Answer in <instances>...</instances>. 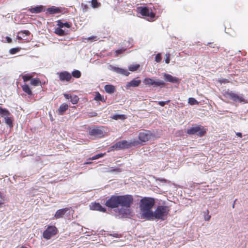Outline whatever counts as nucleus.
I'll return each mask as SVG.
<instances>
[{"mask_svg": "<svg viewBox=\"0 0 248 248\" xmlns=\"http://www.w3.org/2000/svg\"><path fill=\"white\" fill-rule=\"evenodd\" d=\"M109 235L111 236L115 237H119L120 234L119 233H113V234H110Z\"/></svg>", "mask_w": 248, "mask_h": 248, "instance_id": "obj_51", "label": "nucleus"}, {"mask_svg": "<svg viewBox=\"0 0 248 248\" xmlns=\"http://www.w3.org/2000/svg\"><path fill=\"white\" fill-rule=\"evenodd\" d=\"M79 100V98L77 95L72 96L70 101L73 104H76Z\"/></svg>", "mask_w": 248, "mask_h": 248, "instance_id": "obj_35", "label": "nucleus"}, {"mask_svg": "<svg viewBox=\"0 0 248 248\" xmlns=\"http://www.w3.org/2000/svg\"><path fill=\"white\" fill-rule=\"evenodd\" d=\"M43 6L39 5L34 7L30 8L29 11L31 13L38 14L40 13L43 11Z\"/></svg>", "mask_w": 248, "mask_h": 248, "instance_id": "obj_16", "label": "nucleus"}, {"mask_svg": "<svg viewBox=\"0 0 248 248\" xmlns=\"http://www.w3.org/2000/svg\"><path fill=\"white\" fill-rule=\"evenodd\" d=\"M223 95L226 97H229L235 102L238 101L239 102L246 103V101L242 94H241V95H239L232 92L226 91L223 93Z\"/></svg>", "mask_w": 248, "mask_h": 248, "instance_id": "obj_6", "label": "nucleus"}, {"mask_svg": "<svg viewBox=\"0 0 248 248\" xmlns=\"http://www.w3.org/2000/svg\"><path fill=\"white\" fill-rule=\"evenodd\" d=\"M140 15L145 16L149 21L155 20V14L153 12L151 8L147 7H140Z\"/></svg>", "mask_w": 248, "mask_h": 248, "instance_id": "obj_5", "label": "nucleus"}, {"mask_svg": "<svg viewBox=\"0 0 248 248\" xmlns=\"http://www.w3.org/2000/svg\"><path fill=\"white\" fill-rule=\"evenodd\" d=\"M165 57V62L167 64L169 63L170 62V54L169 53L166 54Z\"/></svg>", "mask_w": 248, "mask_h": 248, "instance_id": "obj_42", "label": "nucleus"}, {"mask_svg": "<svg viewBox=\"0 0 248 248\" xmlns=\"http://www.w3.org/2000/svg\"><path fill=\"white\" fill-rule=\"evenodd\" d=\"M5 39H6V41L7 42V43H11L12 42V39L10 37L6 36L5 37Z\"/></svg>", "mask_w": 248, "mask_h": 248, "instance_id": "obj_50", "label": "nucleus"}, {"mask_svg": "<svg viewBox=\"0 0 248 248\" xmlns=\"http://www.w3.org/2000/svg\"><path fill=\"white\" fill-rule=\"evenodd\" d=\"M95 113V115H94V116H96L97 114V113Z\"/></svg>", "mask_w": 248, "mask_h": 248, "instance_id": "obj_62", "label": "nucleus"}, {"mask_svg": "<svg viewBox=\"0 0 248 248\" xmlns=\"http://www.w3.org/2000/svg\"><path fill=\"white\" fill-rule=\"evenodd\" d=\"M25 34L26 36H29L30 34V32L28 30L21 31L18 32L17 39L19 40H26L27 38H23L20 35Z\"/></svg>", "mask_w": 248, "mask_h": 248, "instance_id": "obj_18", "label": "nucleus"}, {"mask_svg": "<svg viewBox=\"0 0 248 248\" xmlns=\"http://www.w3.org/2000/svg\"><path fill=\"white\" fill-rule=\"evenodd\" d=\"M68 210V209L67 208H63L58 210L55 215V217L56 218H60L62 217Z\"/></svg>", "mask_w": 248, "mask_h": 248, "instance_id": "obj_15", "label": "nucleus"}, {"mask_svg": "<svg viewBox=\"0 0 248 248\" xmlns=\"http://www.w3.org/2000/svg\"><path fill=\"white\" fill-rule=\"evenodd\" d=\"M170 211L169 206L166 205H158L154 212L148 214L147 220H153L154 219L165 220L167 217Z\"/></svg>", "mask_w": 248, "mask_h": 248, "instance_id": "obj_3", "label": "nucleus"}, {"mask_svg": "<svg viewBox=\"0 0 248 248\" xmlns=\"http://www.w3.org/2000/svg\"><path fill=\"white\" fill-rule=\"evenodd\" d=\"M130 146V144L126 140H122L117 142L111 147V150H118L125 148H128Z\"/></svg>", "mask_w": 248, "mask_h": 248, "instance_id": "obj_9", "label": "nucleus"}, {"mask_svg": "<svg viewBox=\"0 0 248 248\" xmlns=\"http://www.w3.org/2000/svg\"><path fill=\"white\" fill-rule=\"evenodd\" d=\"M2 199V196L1 193L0 192V207H1V205L3 204V203L1 202Z\"/></svg>", "mask_w": 248, "mask_h": 248, "instance_id": "obj_52", "label": "nucleus"}, {"mask_svg": "<svg viewBox=\"0 0 248 248\" xmlns=\"http://www.w3.org/2000/svg\"><path fill=\"white\" fill-rule=\"evenodd\" d=\"M206 129L201 125H197L190 127L187 129V133L189 135L196 134L198 137H202L206 133Z\"/></svg>", "mask_w": 248, "mask_h": 248, "instance_id": "obj_4", "label": "nucleus"}, {"mask_svg": "<svg viewBox=\"0 0 248 248\" xmlns=\"http://www.w3.org/2000/svg\"><path fill=\"white\" fill-rule=\"evenodd\" d=\"M236 135L238 137H240V138H241V137H242V133H240V132H237V133H236Z\"/></svg>", "mask_w": 248, "mask_h": 248, "instance_id": "obj_53", "label": "nucleus"}, {"mask_svg": "<svg viewBox=\"0 0 248 248\" xmlns=\"http://www.w3.org/2000/svg\"><path fill=\"white\" fill-rule=\"evenodd\" d=\"M105 154H106L105 153H104V154H103V153L98 154L97 155H96L93 156L92 157L89 158V160H95V159H98L99 158L103 157L105 155Z\"/></svg>", "mask_w": 248, "mask_h": 248, "instance_id": "obj_34", "label": "nucleus"}, {"mask_svg": "<svg viewBox=\"0 0 248 248\" xmlns=\"http://www.w3.org/2000/svg\"><path fill=\"white\" fill-rule=\"evenodd\" d=\"M57 229L54 226H48L43 232H57Z\"/></svg>", "mask_w": 248, "mask_h": 248, "instance_id": "obj_22", "label": "nucleus"}, {"mask_svg": "<svg viewBox=\"0 0 248 248\" xmlns=\"http://www.w3.org/2000/svg\"><path fill=\"white\" fill-rule=\"evenodd\" d=\"M154 134L150 131L140 130V145H143L146 141L151 140L154 137Z\"/></svg>", "mask_w": 248, "mask_h": 248, "instance_id": "obj_7", "label": "nucleus"}, {"mask_svg": "<svg viewBox=\"0 0 248 248\" xmlns=\"http://www.w3.org/2000/svg\"><path fill=\"white\" fill-rule=\"evenodd\" d=\"M155 204V200L151 197H144L140 199V210L141 214L140 218L147 219L148 218V214L152 213V209Z\"/></svg>", "mask_w": 248, "mask_h": 248, "instance_id": "obj_2", "label": "nucleus"}, {"mask_svg": "<svg viewBox=\"0 0 248 248\" xmlns=\"http://www.w3.org/2000/svg\"><path fill=\"white\" fill-rule=\"evenodd\" d=\"M81 8L82 12L83 13H86L88 11L89 7L87 4L82 3L81 4Z\"/></svg>", "mask_w": 248, "mask_h": 248, "instance_id": "obj_38", "label": "nucleus"}, {"mask_svg": "<svg viewBox=\"0 0 248 248\" xmlns=\"http://www.w3.org/2000/svg\"><path fill=\"white\" fill-rule=\"evenodd\" d=\"M165 83L163 80H158L157 81H154L153 86L156 87L158 86L164 87L165 86Z\"/></svg>", "mask_w": 248, "mask_h": 248, "instance_id": "obj_24", "label": "nucleus"}, {"mask_svg": "<svg viewBox=\"0 0 248 248\" xmlns=\"http://www.w3.org/2000/svg\"><path fill=\"white\" fill-rule=\"evenodd\" d=\"M234 204H235V201L234 202L233 204H232V208L234 207Z\"/></svg>", "mask_w": 248, "mask_h": 248, "instance_id": "obj_59", "label": "nucleus"}, {"mask_svg": "<svg viewBox=\"0 0 248 248\" xmlns=\"http://www.w3.org/2000/svg\"><path fill=\"white\" fill-rule=\"evenodd\" d=\"M91 162H86L85 163V164H91Z\"/></svg>", "mask_w": 248, "mask_h": 248, "instance_id": "obj_57", "label": "nucleus"}, {"mask_svg": "<svg viewBox=\"0 0 248 248\" xmlns=\"http://www.w3.org/2000/svg\"><path fill=\"white\" fill-rule=\"evenodd\" d=\"M57 25L58 27L62 28L64 27H66L69 28L71 27V24L68 22H65L64 23L62 22L61 20H58L57 21Z\"/></svg>", "mask_w": 248, "mask_h": 248, "instance_id": "obj_21", "label": "nucleus"}, {"mask_svg": "<svg viewBox=\"0 0 248 248\" xmlns=\"http://www.w3.org/2000/svg\"><path fill=\"white\" fill-rule=\"evenodd\" d=\"M90 209L93 210H96L99 211H101L103 212H105L106 211V209L104 207H103L101 205H100L99 203H92L90 206Z\"/></svg>", "mask_w": 248, "mask_h": 248, "instance_id": "obj_14", "label": "nucleus"}, {"mask_svg": "<svg viewBox=\"0 0 248 248\" xmlns=\"http://www.w3.org/2000/svg\"><path fill=\"white\" fill-rule=\"evenodd\" d=\"M106 232V231H105L104 230H101L100 231V232Z\"/></svg>", "mask_w": 248, "mask_h": 248, "instance_id": "obj_56", "label": "nucleus"}, {"mask_svg": "<svg viewBox=\"0 0 248 248\" xmlns=\"http://www.w3.org/2000/svg\"><path fill=\"white\" fill-rule=\"evenodd\" d=\"M68 108V105L66 104H62L58 109L57 112L59 115H63L65 111Z\"/></svg>", "mask_w": 248, "mask_h": 248, "instance_id": "obj_17", "label": "nucleus"}, {"mask_svg": "<svg viewBox=\"0 0 248 248\" xmlns=\"http://www.w3.org/2000/svg\"><path fill=\"white\" fill-rule=\"evenodd\" d=\"M63 95L66 99H70L72 96L69 94H67V93H63Z\"/></svg>", "mask_w": 248, "mask_h": 248, "instance_id": "obj_49", "label": "nucleus"}, {"mask_svg": "<svg viewBox=\"0 0 248 248\" xmlns=\"http://www.w3.org/2000/svg\"><path fill=\"white\" fill-rule=\"evenodd\" d=\"M116 170V169H113L112 170L113 171H115Z\"/></svg>", "mask_w": 248, "mask_h": 248, "instance_id": "obj_61", "label": "nucleus"}, {"mask_svg": "<svg viewBox=\"0 0 248 248\" xmlns=\"http://www.w3.org/2000/svg\"><path fill=\"white\" fill-rule=\"evenodd\" d=\"M108 69L114 72L117 74L123 75L125 76H127L129 75V72L125 69L119 68L112 65H109L108 66Z\"/></svg>", "mask_w": 248, "mask_h": 248, "instance_id": "obj_10", "label": "nucleus"}, {"mask_svg": "<svg viewBox=\"0 0 248 248\" xmlns=\"http://www.w3.org/2000/svg\"><path fill=\"white\" fill-rule=\"evenodd\" d=\"M207 215L204 216V219L209 221L211 218V216L209 215V211L207 210Z\"/></svg>", "mask_w": 248, "mask_h": 248, "instance_id": "obj_46", "label": "nucleus"}, {"mask_svg": "<svg viewBox=\"0 0 248 248\" xmlns=\"http://www.w3.org/2000/svg\"><path fill=\"white\" fill-rule=\"evenodd\" d=\"M55 233H43V237L47 240L51 238L53 235Z\"/></svg>", "mask_w": 248, "mask_h": 248, "instance_id": "obj_40", "label": "nucleus"}, {"mask_svg": "<svg viewBox=\"0 0 248 248\" xmlns=\"http://www.w3.org/2000/svg\"><path fill=\"white\" fill-rule=\"evenodd\" d=\"M170 100H168L167 101H159L158 102V104L160 106H162V107H163L166 104H168V103L170 102Z\"/></svg>", "mask_w": 248, "mask_h": 248, "instance_id": "obj_44", "label": "nucleus"}, {"mask_svg": "<svg viewBox=\"0 0 248 248\" xmlns=\"http://www.w3.org/2000/svg\"><path fill=\"white\" fill-rule=\"evenodd\" d=\"M188 103L191 105H198L199 102L194 98L190 97L188 98Z\"/></svg>", "mask_w": 248, "mask_h": 248, "instance_id": "obj_33", "label": "nucleus"}, {"mask_svg": "<svg viewBox=\"0 0 248 248\" xmlns=\"http://www.w3.org/2000/svg\"><path fill=\"white\" fill-rule=\"evenodd\" d=\"M60 80L61 81H69L72 78L71 74L67 71L58 73Z\"/></svg>", "mask_w": 248, "mask_h": 248, "instance_id": "obj_11", "label": "nucleus"}, {"mask_svg": "<svg viewBox=\"0 0 248 248\" xmlns=\"http://www.w3.org/2000/svg\"><path fill=\"white\" fill-rule=\"evenodd\" d=\"M137 12L138 13V11H140V7H137Z\"/></svg>", "mask_w": 248, "mask_h": 248, "instance_id": "obj_58", "label": "nucleus"}, {"mask_svg": "<svg viewBox=\"0 0 248 248\" xmlns=\"http://www.w3.org/2000/svg\"><path fill=\"white\" fill-rule=\"evenodd\" d=\"M140 67V64L131 65L128 67V69L130 71L134 72L137 70Z\"/></svg>", "mask_w": 248, "mask_h": 248, "instance_id": "obj_32", "label": "nucleus"}, {"mask_svg": "<svg viewBox=\"0 0 248 248\" xmlns=\"http://www.w3.org/2000/svg\"><path fill=\"white\" fill-rule=\"evenodd\" d=\"M55 33L60 36H63L65 34V31L59 27L55 29Z\"/></svg>", "mask_w": 248, "mask_h": 248, "instance_id": "obj_26", "label": "nucleus"}, {"mask_svg": "<svg viewBox=\"0 0 248 248\" xmlns=\"http://www.w3.org/2000/svg\"><path fill=\"white\" fill-rule=\"evenodd\" d=\"M104 89L105 91L108 93L111 94L114 93L115 91V87L113 85L108 84L105 86Z\"/></svg>", "mask_w": 248, "mask_h": 248, "instance_id": "obj_19", "label": "nucleus"}, {"mask_svg": "<svg viewBox=\"0 0 248 248\" xmlns=\"http://www.w3.org/2000/svg\"><path fill=\"white\" fill-rule=\"evenodd\" d=\"M47 11L50 14H55L61 12V10L59 8L54 6L47 8Z\"/></svg>", "mask_w": 248, "mask_h": 248, "instance_id": "obj_20", "label": "nucleus"}, {"mask_svg": "<svg viewBox=\"0 0 248 248\" xmlns=\"http://www.w3.org/2000/svg\"><path fill=\"white\" fill-rule=\"evenodd\" d=\"M20 49L21 48L18 47L12 48L10 49L9 53L12 55L15 54L17 52H19L20 51Z\"/></svg>", "mask_w": 248, "mask_h": 248, "instance_id": "obj_36", "label": "nucleus"}, {"mask_svg": "<svg viewBox=\"0 0 248 248\" xmlns=\"http://www.w3.org/2000/svg\"><path fill=\"white\" fill-rule=\"evenodd\" d=\"M31 84L32 85L37 86L41 84V82L39 79L32 78L31 79Z\"/></svg>", "mask_w": 248, "mask_h": 248, "instance_id": "obj_31", "label": "nucleus"}, {"mask_svg": "<svg viewBox=\"0 0 248 248\" xmlns=\"http://www.w3.org/2000/svg\"><path fill=\"white\" fill-rule=\"evenodd\" d=\"M91 5L93 8H98L101 6V4L98 2L97 0H92Z\"/></svg>", "mask_w": 248, "mask_h": 248, "instance_id": "obj_27", "label": "nucleus"}, {"mask_svg": "<svg viewBox=\"0 0 248 248\" xmlns=\"http://www.w3.org/2000/svg\"><path fill=\"white\" fill-rule=\"evenodd\" d=\"M154 80H153V79L152 78H145L144 81H143V83L145 84V85H149V86H151V85H152L153 86V84H154Z\"/></svg>", "mask_w": 248, "mask_h": 248, "instance_id": "obj_30", "label": "nucleus"}, {"mask_svg": "<svg viewBox=\"0 0 248 248\" xmlns=\"http://www.w3.org/2000/svg\"><path fill=\"white\" fill-rule=\"evenodd\" d=\"M20 248H26V247H25L22 246V247H20Z\"/></svg>", "mask_w": 248, "mask_h": 248, "instance_id": "obj_60", "label": "nucleus"}, {"mask_svg": "<svg viewBox=\"0 0 248 248\" xmlns=\"http://www.w3.org/2000/svg\"><path fill=\"white\" fill-rule=\"evenodd\" d=\"M94 99L97 101H103L104 100V97L98 92H97L95 94Z\"/></svg>", "mask_w": 248, "mask_h": 248, "instance_id": "obj_37", "label": "nucleus"}, {"mask_svg": "<svg viewBox=\"0 0 248 248\" xmlns=\"http://www.w3.org/2000/svg\"><path fill=\"white\" fill-rule=\"evenodd\" d=\"M94 38H96V37H95V36H91V37H89L88 39L90 40H93Z\"/></svg>", "mask_w": 248, "mask_h": 248, "instance_id": "obj_54", "label": "nucleus"}, {"mask_svg": "<svg viewBox=\"0 0 248 248\" xmlns=\"http://www.w3.org/2000/svg\"><path fill=\"white\" fill-rule=\"evenodd\" d=\"M218 82L222 84V83H228L229 82V81L228 79L226 78H221L218 80Z\"/></svg>", "mask_w": 248, "mask_h": 248, "instance_id": "obj_43", "label": "nucleus"}, {"mask_svg": "<svg viewBox=\"0 0 248 248\" xmlns=\"http://www.w3.org/2000/svg\"><path fill=\"white\" fill-rule=\"evenodd\" d=\"M164 80L166 81L170 82L173 83H179L180 79L175 77H173L171 75L169 74L164 73L163 74Z\"/></svg>", "mask_w": 248, "mask_h": 248, "instance_id": "obj_12", "label": "nucleus"}, {"mask_svg": "<svg viewBox=\"0 0 248 248\" xmlns=\"http://www.w3.org/2000/svg\"><path fill=\"white\" fill-rule=\"evenodd\" d=\"M156 181H159V182H160L161 183H166L167 182V180H166L165 179L161 178H157L156 179Z\"/></svg>", "mask_w": 248, "mask_h": 248, "instance_id": "obj_47", "label": "nucleus"}, {"mask_svg": "<svg viewBox=\"0 0 248 248\" xmlns=\"http://www.w3.org/2000/svg\"><path fill=\"white\" fill-rule=\"evenodd\" d=\"M5 123L9 126L10 127H12L13 125V121L11 118L9 117H5Z\"/></svg>", "mask_w": 248, "mask_h": 248, "instance_id": "obj_29", "label": "nucleus"}, {"mask_svg": "<svg viewBox=\"0 0 248 248\" xmlns=\"http://www.w3.org/2000/svg\"><path fill=\"white\" fill-rule=\"evenodd\" d=\"M71 76H72L73 77L75 78H78L81 77V74L79 70H75L72 72Z\"/></svg>", "mask_w": 248, "mask_h": 248, "instance_id": "obj_28", "label": "nucleus"}, {"mask_svg": "<svg viewBox=\"0 0 248 248\" xmlns=\"http://www.w3.org/2000/svg\"><path fill=\"white\" fill-rule=\"evenodd\" d=\"M112 118L114 120L124 119L125 117L124 115L115 114L113 116Z\"/></svg>", "mask_w": 248, "mask_h": 248, "instance_id": "obj_39", "label": "nucleus"}, {"mask_svg": "<svg viewBox=\"0 0 248 248\" xmlns=\"http://www.w3.org/2000/svg\"><path fill=\"white\" fill-rule=\"evenodd\" d=\"M24 81L27 82L31 79V77L28 75H25L23 77Z\"/></svg>", "mask_w": 248, "mask_h": 248, "instance_id": "obj_45", "label": "nucleus"}, {"mask_svg": "<svg viewBox=\"0 0 248 248\" xmlns=\"http://www.w3.org/2000/svg\"><path fill=\"white\" fill-rule=\"evenodd\" d=\"M132 196H112L106 202V205L113 209L111 213L119 218L127 217L130 213L129 207L132 204Z\"/></svg>", "mask_w": 248, "mask_h": 248, "instance_id": "obj_1", "label": "nucleus"}, {"mask_svg": "<svg viewBox=\"0 0 248 248\" xmlns=\"http://www.w3.org/2000/svg\"><path fill=\"white\" fill-rule=\"evenodd\" d=\"M23 38H27V36H26L25 34H23V35H20Z\"/></svg>", "mask_w": 248, "mask_h": 248, "instance_id": "obj_55", "label": "nucleus"}, {"mask_svg": "<svg viewBox=\"0 0 248 248\" xmlns=\"http://www.w3.org/2000/svg\"><path fill=\"white\" fill-rule=\"evenodd\" d=\"M22 90L25 93H26L28 94H29V95L32 94V92L28 85L25 84V85H23L22 86Z\"/></svg>", "mask_w": 248, "mask_h": 248, "instance_id": "obj_25", "label": "nucleus"}, {"mask_svg": "<svg viewBox=\"0 0 248 248\" xmlns=\"http://www.w3.org/2000/svg\"><path fill=\"white\" fill-rule=\"evenodd\" d=\"M89 133L91 136L95 138H101L103 137L104 132L102 128L94 126L89 130Z\"/></svg>", "mask_w": 248, "mask_h": 248, "instance_id": "obj_8", "label": "nucleus"}, {"mask_svg": "<svg viewBox=\"0 0 248 248\" xmlns=\"http://www.w3.org/2000/svg\"><path fill=\"white\" fill-rule=\"evenodd\" d=\"M124 49H122L117 50L116 51V54L117 55H118L120 54H122L123 52H124Z\"/></svg>", "mask_w": 248, "mask_h": 248, "instance_id": "obj_48", "label": "nucleus"}, {"mask_svg": "<svg viewBox=\"0 0 248 248\" xmlns=\"http://www.w3.org/2000/svg\"><path fill=\"white\" fill-rule=\"evenodd\" d=\"M162 57L160 53H158L155 57V61L157 62H160L161 61Z\"/></svg>", "mask_w": 248, "mask_h": 248, "instance_id": "obj_41", "label": "nucleus"}, {"mask_svg": "<svg viewBox=\"0 0 248 248\" xmlns=\"http://www.w3.org/2000/svg\"><path fill=\"white\" fill-rule=\"evenodd\" d=\"M140 85V79L136 80L135 79L132 80L130 82L126 83L125 88L128 90L130 87H136Z\"/></svg>", "mask_w": 248, "mask_h": 248, "instance_id": "obj_13", "label": "nucleus"}, {"mask_svg": "<svg viewBox=\"0 0 248 248\" xmlns=\"http://www.w3.org/2000/svg\"><path fill=\"white\" fill-rule=\"evenodd\" d=\"M0 115L2 117H8L10 115V113L7 109L0 108Z\"/></svg>", "mask_w": 248, "mask_h": 248, "instance_id": "obj_23", "label": "nucleus"}]
</instances>
